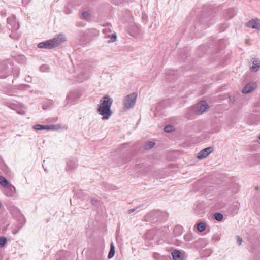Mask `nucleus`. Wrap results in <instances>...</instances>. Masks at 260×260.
I'll return each mask as SVG.
<instances>
[{
    "label": "nucleus",
    "mask_w": 260,
    "mask_h": 260,
    "mask_svg": "<svg viewBox=\"0 0 260 260\" xmlns=\"http://www.w3.org/2000/svg\"><path fill=\"white\" fill-rule=\"evenodd\" d=\"M113 100L108 96H105L101 100L98 107V112L102 116V120H108L112 114L111 107Z\"/></svg>",
    "instance_id": "nucleus-1"
},
{
    "label": "nucleus",
    "mask_w": 260,
    "mask_h": 260,
    "mask_svg": "<svg viewBox=\"0 0 260 260\" xmlns=\"http://www.w3.org/2000/svg\"><path fill=\"white\" fill-rule=\"evenodd\" d=\"M66 41V36L62 34H60L56 37L52 39L39 43L38 44V47L50 49L58 46Z\"/></svg>",
    "instance_id": "nucleus-2"
},
{
    "label": "nucleus",
    "mask_w": 260,
    "mask_h": 260,
    "mask_svg": "<svg viewBox=\"0 0 260 260\" xmlns=\"http://www.w3.org/2000/svg\"><path fill=\"white\" fill-rule=\"evenodd\" d=\"M137 94L133 93L125 97L123 103L124 108L125 110H128L133 108L136 104Z\"/></svg>",
    "instance_id": "nucleus-3"
},
{
    "label": "nucleus",
    "mask_w": 260,
    "mask_h": 260,
    "mask_svg": "<svg viewBox=\"0 0 260 260\" xmlns=\"http://www.w3.org/2000/svg\"><path fill=\"white\" fill-rule=\"evenodd\" d=\"M208 108L209 106L206 102L203 101L198 103L193 107V110L196 114L200 115L204 112Z\"/></svg>",
    "instance_id": "nucleus-4"
},
{
    "label": "nucleus",
    "mask_w": 260,
    "mask_h": 260,
    "mask_svg": "<svg viewBox=\"0 0 260 260\" xmlns=\"http://www.w3.org/2000/svg\"><path fill=\"white\" fill-rule=\"evenodd\" d=\"M8 27L11 29L12 31H16L19 28V23L16 21V18L14 16H11L7 19Z\"/></svg>",
    "instance_id": "nucleus-5"
},
{
    "label": "nucleus",
    "mask_w": 260,
    "mask_h": 260,
    "mask_svg": "<svg viewBox=\"0 0 260 260\" xmlns=\"http://www.w3.org/2000/svg\"><path fill=\"white\" fill-rule=\"evenodd\" d=\"M112 25L111 24H107L105 26V28L103 29V32L105 34L106 38H110V40L107 41V43H109L114 41V34L111 33V30Z\"/></svg>",
    "instance_id": "nucleus-6"
},
{
    "label": "nucleus",
    "mask_w": 260,
    "mask_h": 260,
    "mask_svg": "<svg viewBox=\"0 0 260 260\" xmlns=\"http://www.w3.org/2000/svg\"><path fill=\"white\" fill-rule=\"evenodd\" d=\"M246 26L253 29L260 30V20L258 18L249 20L246 23Z\"/></svg>",
    "instance_id": "nucleus-7"
},
{
    "label": "nucleus",
    "mask_w": 260,
    "mask_h": 260,
    "mask_svg": "<svg viewBox=\"0 0 260 260\" xmlns=\"http://www.w3.org/2000/svg\"><path fill=\"white\" fill-rule=\"evenodd\" d=\"M213 151V147H209L202 150L199 153L198 158L203 159L206 158Z\"/></svg>",
    "instance_id": "nucleus-8"
},
{
    "label": "nucleus",
    "mask_w": 260,
    "mask_h": 260,
    "mask_svg": "<svg viewBox=\"0 0 260 260\" xmlns=\"http://www.w3.org/2000/svg\"><path fill=\"white\" fill-rule=\"evenodd\" d=\"M5 194L8 197H13L16 194L15 187L11 184L8 185L5 187Z\"/></svg>",
    "instance_id": "nucleus-9"
},
{
    "label": "nucleus",
    "mask_w": 260,
    "mask_h": 260,
    "mask_svg": "<svg viewBox=\"0 0 260 260\" xmlns=\"http://www.w3.org/2000/svg\"><path fill=\"white\" fill-rule=\"evenodd\" d=\"M252 62V65L250 67V69L252 71L256 72L259 70L260 68V60L258 58H253L251 59Z\"/></svg>",
    "instance_id": "nucleus-10"
},
{
    "label": "nucleus",
    "mask_w": 260,
    "mask_h": 260,
    "mask_svg": "<svg viewBox=\"0 0 260 260\" xmlns=\"http://www.w3.org/2000/svg\"><path fill=\"white\" fill-rule=\"evenodd\" d=\"M8 68L5 63L0 64V78H5L8 73Z\"/></svg>",
    "instance_id": "nucleus-11"
},
{
    "label": "nucleus",
    "mask_w": 260,
    "mask_h": 260,
    "mask_svg": "<svg viewBox=\"0 0 260 260\" xmlns=\"http://www.w3.org/2000/svg\"><path fill=\"white\" fill-rule=\"evenodd\" d=\"M256 87L255 83H250L247 84L242 90L244 93H249L253 90Z\"/></svg>",
    "instance_id": "nucleus-12"
},
{
    "label": "nucleus",
    "mask_w": 260,
    "mask_h": 260,
    "mask_svg": "<svg viewBox=\"0 0 260 260\" xmlns=\"http://www.w3.org/2000/svg\"><path fill=\"white\" fill-rule=\"evenodd\" d=\"M172 255L174 260H178L181 256V253L179 251L175 250L172 253Z\"/></svg>",
    "instance_id": "nucleus-13"
},
{
    "label": "nucleus",
    "mask_w": 260,
    "mask_h": 260,
    "mask_svg": "<svg viewBox=\"0 0 260 260\" xmlns=\"http://www.w3.org/2000/svg\"><path fill=\"white\" fill-rule=\"evenodd\" d=\"M9 182L4 177L0 176V184L5 187L6 186H8L9 184Z\"/></svg>",
    "instance_id": "nucleus-14"
},
{
    "label": "nucleus",
    "mask_w": 260,
    "mask_h": 260,
    "mask_svg": "<svg viewBox=\"0 0 260 260\" xmlns=\"http://www.w3.org/2000/svg\"><path fill=\"white\" fill-rule=\"evenodd\" d=\"M206 229V224L204 222H200L197 225V229L198 230L202 232L204 231Z\"/></svg>",
    "instance_id": "nucleus-15"
},
{
    "label": "nucleus",
    "mask_w": 260,
    "mask_h": 260,
    "mask_svg": "<svg viewBox=\"0 0 260 260\" xmlns=\"http://www.w3.org/2000/svg\"><path fill=\"white\" fill-rule=\"evenodd\" d=\"M114 256V243L112 242L110 245V250L108 258L110 259Z\"/></svg>",
    "instance_id": "nucleus-16"
},
{
    "label": "nucleus",
    "mask_w": 260,
    "mask_h": 260,
    "mask_svg": "<svg viewBox=\"0 0 260 260\" xmlns=\"http://www.w3.org/2000/svg\"><path fill=\"white\" fill-rule=\"evenodd\" d=\"M60 126L59 125H46V130H57L60 128Z\"/></svg>",
    "instance_id": "nucleus-17"
},
{
    "label": "nucleus",
    "mask_w": 260,
    "mask_h": 260,
    "mask_svg": "<svg viewBox=\"0 0 260 260\" xmlns=\"http://www.w3.org/2000/svg\"><path fill=\"white\" fill-rule=\"evenodd\" d=\"M155 145V143L152 141H149L147 142L145 145L144 148L145 149H149L152 148Z\"/></svg>",
    "instance_id": "nucleus-18"
},
{
    "label": "nucleus",
    "mask_w": 260,
    "mask_h": 260,
    "mask_svg": "<svg viewBox=\"0 0 260 260\" xmlns=\"http://www.w3.org/2000/svg\"><path fill=\"white\" fill-rule=\"evenodd\" d=\"M46 125H43L40 124H36L32 126V128L35 130H43L46 129Z\"/></svg>",
    "instance_id": "nucleus-19"
},
{
    "label": "nucleus",
    "mask_w": 260,
    "mask_h": 260,
    "mask_svg": "<svg viewBox=\"0 0 260 260\" xmlns=\"http://www.w3.org/2000/svg\"><path fill=\"white\" fill-rule=\"evenodd\" d=\"M214 218L218 221H221L223 219V215L219 213H216L214 214Z\"/></svg>",
    "instance_id": "nucleus-20"
},
{
    "label": "nucleus",
    "mask_w": 260,
    "mask_h": 260,
    "mask_svg": "<svg viewBox=\"0 0 260 260\" xmlns=\"http://www.w3.org/2000/svg\"><path fill=\"white\" fill-rule=\"evenodd\" d=\"M76 167V164L74 161L73 162V161H70L67 162L68 169L72 170V169L75 168Z\"/></svg>",
    "instance_id": "nucleus-21"
},
{
    "label": "nucleus",
    "mask_w": 260,
    "mask_h": 260,
    "mask_svg": "<svg viewBox=\"0 0 260 260\" xmlns=\"http://www.w3.org/2000/svg\"><path fill=\"white\" fill-rule=\"evenodd\" d=\"M82 18L86 20H89L90 18L89 13L87 12H83L82 14Z\"/></svg>",
    "instance_id": "nucleus-22"
},
{
    "label": "nucleus",
    "mask_w": 260,
    "mask_h": 260,
    "mask_svg": "<svg viewBox=\"0 0 260 260\" xmlns=\"http://www.w3.org/2000/svg\"><path fill=\"white\" fill-rule=\"evenodd\" d=\"M173 130H174L173 126L170 125L166 126L164 128V131L166 132H172Z\"/></svg>",
    "instance_id": "nucleus-23"
},
{
    "label": "nucleus",
    "mask_w": 260,
    "mask_h": 260,
    "mask_svg": "<svg viewBox=\"0 0 260 260\" xmlns=\"http://www.w3.org/2000/svg\"><path fill=\"white\" fill-rule=\"evenodd\" d=\"M135 28L136 29V32H133L132 31H129V32L130 35L133 36V37H137L139 34V28L138 27H136Z\"/></svg>",
    "instance_id": "nucleus-24"
},
{
    "label": "nucleus",
    "mask_w": 260,
    "mask_h": 260,
    "mask_svg": "<svg viewBox=\"0 0 260 260\" xmlns=\"http://www.w3.org/2000/svg\"><path fill=\"white\" fill-rule=\"evenodd\" d=\"M6 242V239L5 237H1L0 238V246H4Z\"/></svg>",
    "instance_id": "nucleus-25"
},
{
    "label": "nucleus",
    "mask_w": 260,
    "mask_h": 260,
    "mask_svg": "<svg viewBox=\"0 0 260 260\" xmlns=\"http://www.w3.org/2000/svg\"><path fill=\"white\" fill-rule=\"evenodd\" d=\"M88 78V76H84L83 77H79L78 79H77V81L79 82H81L83 81L84 80L87 79Z\"/></svg>",
    "instance_id": "nucleus-26"
},
{
    "label": "nucleus",
    "mask_w": 260,
    "mask_h": 260,
    "mask_svg": "<svg viewBox=\"0 0 260 260\" xmlns=\"http://www.w3.org/2000/svg\"><path fill=\"white\" fill-rule=\"evenodd\" d=\"M73 95V93L70 92L67 96V100L69 102H72V97Z\"/></svg>",
    "instance_id": "nucleus-27"
},
{
    "label": "nucleus",
    "mask_w": 260,
    "mask_h": 260,
    "mask_svg": "<svg viewBox=\"0 0 260 260\" xmlns=\"http://www.w3.org/2000/svg\"><path fill=\"white\" fill-rule=\"evenodd\" d=\"M236 239H237V243L238 244V245H241L242 241H243L242 239L240 236H237Z\"/></svg>",
    "instance_id": "nucleus-28"
},
{
    "label": "nucleus",
    "mask_w": 260,
    "mask_h": 260,
    "mask_svg": "<svg viewBox=\"0 0 260 260\" xmlns=\"http://www.w3.org/2000/svg\"><path fill=\"white\" fill-rule=\"evenodd\" d=\"M47 66H46V65H43L41 67V70L42 71H45V70H46L47 69Z\"/></svg>",
    "instance_id": "nucleus-29"
},
{
    "label": "nucleus",
    "mask_w": 260,
    "mask_h": 260,
    "mask_svg": "<svg viewBox=\"0 0 260 260\" xmlns=\"http://www.w3.org/2000/svg\"><path fill=\"white\" fill-rule=\"evenodd\" d=\"M10 37L13 39H17L18 38V36H16V37H13V35L12 34H11L10 35Z\"/></svg>",
    "instance_id": "nucleus-30"
},
{
    "label": "nucleus",
    "mask_w": 260,
    "mask_h": 260,
    "mask_svg": "<svg viewBox=\"0 0 260 260\" xmlns=\"http://www.w3.org/2000/svg\"><path fill=\"white\" fill-rule=\"evenodd\" d=\"M135 211V209H132L128 210V212H129V213H131L132 212H134Z\"/></svg>",
    "instance_id": "nucleus-31"
},
{
    "label": "nucleus",
    "mask_w": 260,
    "mask_h": 260,
    "mask_svg": "<svg viewBox=\"0 0 260 260\" xmlns=\"http://www.w3.org/2000/svg\"><path fill=\"white\" fill-rule=\"evenodd\" d=\"M230 101H231L232 103H233L235 101V99H234V98H231L230 97Z\"/></svg>",
    "instance_id": "nucleus-32"
},
{
    "label": "nucleus",
    "mask_w": 260,
    "mask_h": 260,
    "mask_svg": "<svg viewBox=\"0 0 260 260\" xmlns=\"http://www.w3.org/2000/svg\"><path fill=\"white\" fill-rule=\"evenodd\" d=\"M1 15L3 16H6V13H3V12H1Z\"/></svg>",
    "instance_id": "nucleus-33"
},
{
    "label": "nucleus",
    "mask_w": 260,
    "mask_h": 260,
    "mask_svg": "<svg viewBox=\"0 0 260 260\" xmlns=\"http://www.w3.org/2000/svg\"><path fill=\"white\" fill-rule=\"evenodd\" d=\"M21 57L22 58V59L24 61L25 57L24 56H21Z\"/></svg>",
    "instance_id": "nucleus-34"
},
{
    "label": "nucleus",
    "mask_w": 260,
    "mask_h": 260,
    "mask_svg": "<svg viewBox=\"0 0 260 260\" xmlns=\"http://www.w3.org/2000/svg\"><path fill=\"white\" fill-rule=\"evenodd\" d=\"M114 38H115V40H116V36L115 35V37H114Z\"/></svg>",
    "instance_id": "nucleus-35"
},
{
    "label": "nucleus",
    "mask_w": 260,
    "mask_h": 260,
    "mask_svg": "<svg viewBox=\"0 0 260 260\" xmlns=\"http://www.w3.org/2000/svg\"><path fill=\"white\" fill-rule=\"evenodd\" d=\"M258 139L260 140V136L258 137Z\"/></svg>",
    "instance_id": "nucleus-36"
}]
</instances>
